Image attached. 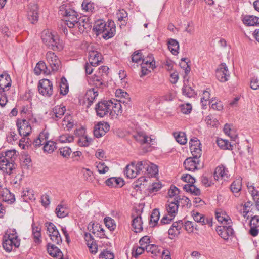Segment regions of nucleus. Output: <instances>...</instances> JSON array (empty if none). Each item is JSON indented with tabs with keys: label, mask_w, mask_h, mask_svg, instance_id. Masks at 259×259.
Returning <instances> with one entry per match:
<instances>
[{
	"label": "nucleus",
	"mask_w": 259,
	"mask_h": 259,
	"mask_svg": "<svg viewBox=\"0 0 259 259\" xmlns=\"http://www.w3.org/2000/svg\"><path fill=\"white\" fill-rule=\"evenodd\" d=\"M60 14L65 17L66 25L69 28H73L78 20L77 13L70 8L68 4H64L59 7Z\"/></svg>",
	"instance_id": "obj_1"
},
{
	"label": "nucleus",
	"mask_w": 259,
	"mask_h": 259,
	"mask_svg": "<svg viewBox=\"0 0 259 259\" xmlns=\"http://www.w3.org/2000/svg\"><path fill=\"white\" fill-rule=\"evenodd\" d=\"M41 38L43 42L49 48L54 50H61L62 46L57 37H55L49 30H44L42 32Z\"/></svg>",
	"instance_id": "obj_2"
},
{
	"label": "nucleus",
	"mask_w": 259,
	"mask_h": 259,
	"mask_svg": "<svg viewBox=\"0 0 259 259\" xmlns=\"http://www.w3.org/2000/svg\"><path fill=\"white\" fill-rule=\"evenodd\" d=\"M20 244V240L18 239L15 230L13 231L8 236H4V240L3 242L4 249L7 252L11 251L13 247L17 248Z\"/></svg>",
	"instance_id": "obj_3"
},
{
	"label": "nucleus",
	"mask_w": 259,
	"mask_h": 259,
	"mask_svg": "<svg viewBox=\"0 0 259 259\" xmlns=\"http://www.w3.org/2000/svg\"><path fill=\"white\" fill-rule=\"evenodd\" d=\"M45 226L47 228V233L52 241L57 245L60 244L62 240L56 226L51 222H46Z\"/></svg>",
	"instance_id": "obj_4"
},
{
	"label": "nucleus",
	"mask_w": 259,
	"mask_h": 259,
	"mask_svg": "<svg viewBox=\"0 0 259 259\" xmlns=\"http://www.w3.org/2000/svg\"><path fill=\"white\" fill-rule=\"evenodd\" d=\"M109 101H101L99 102L96 105L95 110L97 116L100 117H103L108 114H111L110 111Z\"/></svg>",
	"instance_id": "obj_5"
},
{
	"label": "nucleus",
	"mask_w": 259,
	"mask_h": 259,
	"mask_svg": "<svg viewBox=\"0 0 259 259\" xmlns=\"http://www.w3.org/2000/svg\"><path fill=\"white\" fill-rule=\"evenodd\" d=\"M16 125L21 136L27 137L31 133L32 128L28 121L25 119H18Z\"/></svg>",
	"instance_id": "obj_6"
},
{
	"label": "nucleus",
	"mask_w": 259,
	"mask_h": 259,
	"mask_svg": "<svg viewBox=\"0 0 259 259\" xmlns=\"http://www.w3.org/2000/svg\"><path fill=\"white\" fill-rule=\"evenodd\" d=\"M38 91L39 93L43 96L50 97L53 94L52 83L47 79H44L40 80L38 85Z\"/></svg>",
	"instance_id": "obj_7"
},
{
	"label": "nucleus",
	"mask_w": 259,
	"mask_h": 259,
	"mask_svg": "<svg viewBox=\"0 0 259 259\" xmlns=\"http://www.w3.org/2000/svg\"><path fill=\"white\" fill-rule=\"evenodd\" d=\"M216 77L219 81L225 82L228 80L230 77L227 66L225 63L219 65L215 72Z\"/></svg>",
	"instance_id": "obj_8"
},
{
	"label": "nucleus",
	"mask_w": 259,
	"mask_h": 259,
	"mask_svg": "<svg viewBox=\"0 0 259 259\" xmlns=\"http://www.w3.org/2000/svg\"><path fill=\"white\" fill-rule=\"evenodd\" d=\"M46 58L52 71H56L59 69L61 62L54 52H48L46 55Z\"/></svg>",
	"instance_id": "obj_9"
},
{
	"label": "nucleus",
	"mask_w": 259,
	"mask_h": 259,
	"mask_svg": "<svg viewBox=\"0 0 259 259\" xmlns=\"http://www.w3.org/2000/svg\"><path fill=\"white\" fill-rule=\"evenodd\" d=\"M216 231L219 235L224 240L228 239L229 237L233 236L234 234L231 224L219 226L216 228Z\"/></svg>",
	"instance_id": "obj_10"
},
{
	"label": "nucleus",
	"mask_w": 259,
	"mask_h": 259,
	"mask_svg": "<svg viewBox=\"0 0 259 259\" xmlns=\"http://www.w3.org/2000/svg\"><path fill=\"white\" fill-rule=\"evenodd\" d=\"M135 140L141 144H147L149 145L154 144L155 141L154 139L148 137L143 131H138L133 135Z\"/></svg>",
	"instance_id": "obj_11"
},
{
	"label": "nucleus",
	"mask_w": 259,
	"mask_h": 259,
	"mask_svg": "<svg viewBox=\"0 0 259 259\" xmlns=\"http://www.w3.org/2000/svg\"><path fill=\"white\" fill-rule=\"evenodd\" d=\"M110 125L107 122H99L95 126L94 130V136L99 138L109 131Z\"/></svg>",
	"instance_id": "obj_12"
},
{
	"label": "nucleus",
	"mask_w": 259,
	"mask_h": 259,
	"mask_svg": "<svg viewBox=\"0 0 259 259\" xmlns=\"http://www.w3.org/2000/svg\"><path fill=\"white\" fill-rule=\"evenodd\" d=\"M38 6L35 4H30L28 6L27 17L28 20L33 24L35 23L38 21Z\"/></svg>",
	"instance_id": "obj_13"
},
{
	"label": "nucleus",
	"mask_w": 259,
	"mask_h": 259,
	"mask_svg": "<svg viewBox=\"0 0 259 259\" xmlns=\"http://www.w3.org/2000/svg\"><path fill=\"white\" fill-rule=\"evenodd\" d=\"M230 176L228 169L224 165H221L216 167L214 172V178L215 180L219 179L226 180Z\"/></svg>",
	"instance_id": "obj_14"
},
{
	"label": "nucleus",
	"mask_w": 259,
	"mask_h": 259,
	"mask_svg": "<svg viewBox=\"0 0 259 259\" xmlns=\"http://www.w3.org/2000/svg\"><path fill=\"white\" fill-rule=\"evenodd\" d=\"M16 168V164L10 161L0 159V170L9 175L13 173Z\"/></svg>",
	"instance_id": "obj_15"
},
{
	"label": "nucleus",
	"mask_w": 259,
	"mask_h": 259,
	"mask_svg": "<svg viewBox=\"0 0 259 259\" xmlns=\"http://www.w3.org/2000/svg\"><path fill=\"white\" fill-rule=\"evenodd\" d=\"M91 27V25L89 22L88 18L80 17L75 24V27L73 28L78 29L80 33H83L85 30L90 29Z\"/></svg>",
	"instance_id": "obj_16"
},
{
	"label": "nucleus",
	"mask_w": 259,
	"mask_h": 259,
	"mask_svg": "<svg viewBox=\"0 0 259 259\" xmlns=\"http://www.w3.org/2000/svg\"><path fill=\"white\" fill-rule=\"evenodd\" d=\"M115 31L114 22L112 20H109L107 22L105 32H103L102 36L105 39H108L114 35Z\"/></svg>",
	"instance_id": "obj_17"
},
{
	"label": "nucleus",
	"mask_w": 259,
	"mask_h": 259,
	"mask_svg": "<svg viewBox=\"0 0 259 259\" xmlns=\"http://www.w3.org/2000/svg\"><path fill=\"white\" fill-rule=\"evenodd\" d=\"M11 85V79L7 73L0 75V92H4L8 91Z\"/></svg>",
	"instance_id": "obj_18"
},
{
	"label": "nucleus",
	"mask_w": 259,
	"mask_h": 259,
	"mask_svg": "<svg viewBox=\"0 0 259 259\" xmlns=\"http://www.w3.org/2000/svg\"><path fill=\"white\" fill-rule=\"evenodd\" d=\"M98 96V91L96 88L88 90L84 96V99L87 101V107L89 108Z\"/></svg>",
	"instance_id": "obj_19"
},
{
	"label": "nucleus",
	"mask_w": 259,
	"mask_h": 259,
	"mask_svg": "<svg viewBox=\"0 0 259 259\" xmlns=\"http://www.w3.org/2000/svg\"><path fill=\"white\" fill-rule=\"evenodd\" d=\"M179 205V201L169 199L167 204L166 205V208L168 215L175 216L178 211Z\"/></svg>",
	"instance_id": "obj_20"
},
{
	"label": "nucleus",
	"mask_w": 259,
	"mask_h": 259,
	"mask_svg": "<svg viewBox=\"0 0 259 259\" xmlns=\"http://www.w3.org/2000/svg\"><path fill=\"white\" fill-rule=\"evenodd\" d=\"M199 165V160L194 159L193 157H189L186 159L184 162V166L186 169L189 171H194L198 169Z\"/></svg>",
	"instance_id": "obj_21"
},
{
	"label": "nucleus",
	"mask_w": 259,
	"mask_h": 259,
	"mask_svg": "<svg viewBox=\"0 0 259 259\" xmlns=\"http://www.w3.org/2000/svg\"><path fill=\"white\" fill-rule=\"evenodd\" d=\"M103 58L101 53L97 51H92L89 52V61L92 65L97 66L102 61Z\"/></svg>",
	"instance_id": "obj_22"
},
{
	"label": "nucleus",
	"mask_w": 259,
	"mask_h": 259,
	"mask_svg": "<svg viewBox=\"0 0 259 259\" xmlns=\"http://www.w3.org/2000/svg\"><path fill=\"white\" fill-rule=\"evenodd\" d=\"M47 251L50 255L53 257L61 259L63 254L59 248L54 244L49 243L47 245Z\"/></svg>",
	"instance_id": "obj_23"
},
{
	"label": "nucleus",
	"mask_w": 259,
	"mask_h": 259,
	"mask_svg": "<svg viewBox=\"0 0 259 259\" xmlns=\"http://www.w3.org/2000/svg\"><path fill=\"white\" fill-rule=\"evenodd\" d=\"M66 108L64 106H56L53 108L51 113L52 118L54 120H58L64 114Z\"/></svg>",
	"instance_id": "obj_24"
},
{
	"label": "nucleus",
	"mask_w": 259,
	"mask_h": 259,
	"mask_svg": "<svg viewBox=\"0 0 259 259\" xmlns=\"http://www.w3.org/2000/svg\"><path fill=\"white\" fill-rule=\"evenodd\" d=\"M17 158L16 151L15 150H8L4 153L0 154V159L5 161H10L15 163Z\"/></svg>",
	"instance_id": "obj_25"
},
{
	"label": "nucleus",
	"mask_w": 259,
	"mask_h": 259,
	"mask_svg": "<svg viewBox=\"0 0 259 259\" xmlns=\"http://www.w3.org/2000/svg\"><path fill=\"white\" fill-rule=\"evenodd\" d=\"M215 216L218 221L223 224V225L232 224V221L229 217L222 211H217Z\"/></svg>",
	"instance_id": "obj_26"
},
{
	"label": "nucleus",
	"mask_w": 259,
	"mask_h": 259,
	"mask_svg": "<svg viewBox=\"0 0 259 259\" xmlns=\"http://www.w3.org/2000/svg\"><path fill=\"white\" fill-rule=\"evenodd\" d=\"M124 172L127 177L130 179L135 178L138 174L134 162H132L130 164L127 165Z\"/></svg>",
	"instance_id": "obj_27"
},
{
	"label": "nucleus",
	"mask_w": 259,
	"mask_h": 259,
	"mask_svg": "<svg viewBox=\"0 0 259 259\" xmlns=\"http://www.w3.org/2000/svg\"><path fill=\"white\" fill-rule=\"evenodd\" d=\"M105 183L110 187H121L124 185V181L120 178L112 177L108 179Z\"/></svg>",
	"instance_id": "obj_28"
},
{
	"label": "nucleus",
	"mask_w": 259,
	"mask_h": 259,
	"mask_svg": "<svg viewBox=\"0 0 259 259\" xmlns=\"http://www.w3.org/2000/svg\"><path fill=\"white\" fill-rule=\"evenodd\" d=\"M183 226V223L181 220L173 223L168 230L169 235L175 236L179 234L180 233V230Z\"/></svg>",
	"instance_id": "obj_29"
},
{
	"label": "nucleus",
	"mask_w": 259,
	"mask_h": 259,
	"mask_svg": "<svg viewBox=\"0 0 259 259\" xmlns=\"http://www.w3.org/2000/svg\"><path fill=\"white\" fill-rule=\"evenodd\" d=\"M110 104H109L110 107V111L111 114L113 112L115 114H118L122 112V105L121 104L120 102H118L117 100L113 99V100H109Z\"/></svg>",
	"instance_id": "obj_30"
},
{
	"label": "nucleus",
	"mask_w": 259,
	"mask_h": 259,
	"mask_svg": "<svg viewBox=\"0 0 259 259\" xmlns=\"http://www.w3.org/2000/svg\"><path fill=\"white\" fill-rule=\"evenodd\" d=\"M242 21L243 23L247 26H254L259 24V18L252 15L245 16Z\"/></svg>",
	"instance_id": "obj_31"
},
{
	"label": "nucleus",
	"mask_w": 259,
	"mask_h": 259,
	"mask_svg": "<svg viewBox=\"0 0 259 259\" xmlns=\"http://www.w3.org/2000/svg\"><path fill=\"white\" fill-rule=\"evenodd\" d=\"M21 199L22 201L27 202L29 200H33L35 199L33 191L31 189L26 188L21 193Z\"/></svg>",
	"instance_id": "obj_32"
},
{
	"label": "nucleus",
	"mask_w": 259,
	"mask_h": 259,
	"mask_svg": "<svg viewBox=\"0 0 259 259\" xmlns=\"http://www.w3.org/2000/svg\"><path fill=\"white\" fill-rule=\"evenodd\" d=\"M142 65L148 67L149 68H155V62L152 54H149L146 57L143 55L142 59Z\"/></svg>",
	"instance_id": "obj_33"
},
{
	"label": "nucleus",
	"mask_w": 259,
	"mask_h": 259,
	"mask_svg": "<svg viewBox=\"0 0 259 259\" xmlns=\"http://www.w3.org/2000/svg\"><path fill=\"white\" fill-rule=\"evenodd\" d=\"M32 230L34 242L36 243L40 242L41 237V228L39 226H36L34 223H33L32 224Z\"/></svg>",
	"instance_id": "obj_34"
},
{
	"label": "nucleus",
	"mask_w": 259,
	"mask_h": 259,
	"mask_svg": "<svg viewBox=\"0 0 259 259\" xmlns=\"http://www.w3.org/2000/svg\"><path fill=\"white\" fill-rule=\"evenodd\" d=\"M142 224L143 222L141 216H137L133 219L132 225L135 232H140L142 231Z\"/></svg>",
	"instance_id": "obj_35"
},
{
	"label": "nucleus",
	"mask_w": 259,
	"mask_h": 259,
	"mask_svg": "<svg viewBox=\"0 0 259 259\" xmlns=\"http://www.w3.org/2000/svg\"><path fill=\"white\" fill-rule=\"evenodd\" d=\"M0 199L9 204L13 203L15 200L14 195L7 189L4 191L3 193L0 195Z\"/></svg>",
	"instance_id": "obj_36"
},
{
	"label": "nucleus",
	"mask_w": 259,
	"mask_h": 259,
	"mask_svg": "<svg viewBox=\"0 0 259 259\" xmlns=\"http://www.w3.org/2000/svg\"><path fill=\"white\" fill-rule=\"evenodd\" d=\"M34 71L35 74L37 75L40 74L41 73H49V71H48L46 65L43 61H40L36 64V67L34 69Z\"/></svg>",
	"instance_id": "obj_37"
},
{
	"label": "nucleus",
	"mask_w": 259,
	"mask_h": 259,
	"mask_svg": "<svg viewBox=\"0 0 259 259\" xmlns=\"http://www.w3.org/2000/svg\"><path fill=\"white\" fill-rule=\"evenodd\" d=\"M106 25L107 22L102 20L98 21L96 23L94 30L97 32V35L102 34V35L103 32H105V29H106Z\"/></svg>",
	"instance_id": "obj_38"
},
{
	"label": "nucleus",
	"mask_w": 259,
	"mask_h": 259,
	"mask_svg": "<svg viewBox=\"0 0 259 259\" xmlns=\"http://www.w3.org/2000/svg\"><path fill=\"white\" fill-rule=\"evenodd\" d=\"M179 189L177 187L171 186L168 192L169 199H172V200H175V201H180V196L179 195Z\"/></svg>",
	"instance_id": "obj_39"
},
{
	"label": "nucleus",
	"mask_w": 259,
	"mask_h": 259,
	"mask_svg": "<svg viewBox=\"0 0 259 259\" xmlns=\"http://www.w3.org/2000/svg\"><path fill=\"white\" fill-rule=\"evenodd\" d=\"M168 48L172 54L177 55L179 49V42L176 40L171 38L168 42Z\"/></svg>",
	"instance_id": "obj_40"
},
{
	"label": "nucleus",
	"mask_w": 259,
	"mask_h": 259,
	"mask_svg": "<svg viewBox=\"0 0 259 259\" xmlns=\"http://www.w3.org/2000/svg\"><path fill=\"white\" fill-rule=\"evenodd\" d=\"M62 125L65 130L68 131L71 129L74 125L72 117L70 115H66L62 121Z\"/></svg>",
	"instance_id": "obj_41"
},
{
	"label": "nucleus",
	"mask_w": 259,
	"mask_h": 259,
	"mask_svg": "<svg viewBox=\"0 0 259 259\" xmlns=\"http://www.w3.org/2000/svg\"><path fill=\"white\" fill-rule=\"evenodd\" d=\"M146 171L150 177H155L158 172V167L156 165L148 162Z\"/></svg>",
	"instance_id": "obj_42"
},
{
	"label": "nucleus",
	"mask_w": 259,
	"mask_h": 259,
	"mask_svg": "<svg viewBox=\"0 0 259 259\" xmlns=\"http://www.w3.org/2000/svg\"><path fill=\"white\" fill-rule=\"evenodd\" d=\"M174 136L176 140L180 144L184 145L187 143L186 136L184 132H175L174 133Z\"/></svg>",
	"instance_id": "obj_43"
},
{
	"label": "nucleus",
	"mask_w": 259,
	"mask_h": 259,
	"mask_svg": "<svg viewBox=\"0 0 259 259\" xmlns=\"http://www.w3.org/2000/svg\"><path fill=\"white\" fill-rule=\"evenodd\" d=\"M55 211L57 216L60 218H64L68 214L65 207L62 204H59L57 206Z\"/></svg>",
	"instance_id": "obj_44"
},
{
	"label": "nucleus",
	"mask_w": 259,
	"mask_h": 259,
	"mask_svg": "<svg viewBox=\"0 0 259 259\" xmlns=\"http://www.w3.org/2000/svg\"><path fill=\"white\" fill-rule=\"evenodd\" d=\"M56 148V144L54 141L49 140L45 144L43 147L44 152L47 153H52Z\"/></svg>",
	"instance_id": "obj_45"
},
{
	"label": "nucleus",
	"mask_w": 259,
	"mask_h": 259,
	"mask_svg": "<svg viewBox=\"0 0 259 259\" xmlns=\"http://www.w3.org/2000/svg\"><path fill=\"white\" fill-rule=\"evenodd\" d=\"M192 184H193L185 185L184 187V189H185L186 191L189 192L195 195H199L200 194V189Z\"/></svg>",
	"instance_id": "obj_46"
},
{
	"label": "nucleus",
	"mask_w": 259,
	"mask_h": 259,
	"mask_svg": "<svg viewBox=\"0 0 259 259\" xmlns=\"http://www.w3.org/2000/svg\"><path fill=\"white\" fill-rule=\"evenodd\" d=\"M92 140L87 136H82L77 139V143L80 146H88L91 143Z\"/></svg>",
	"instance_id": "obj_47"
},
{
	"label": "nucleus",
	"mask_w": 259,
	"mask_h": 259,
	"mask_svg": "<svg viewBox=\"0 0 259 259\" xmlns=\"http://www.w3.org/2000/svg\"><path fill=\"white\" fill-rule=\"evenodd\" d=\"M192 216L194 221L202 225L205 224V217L203 214L195 211H192Z\"/></svg>",
	"instance_id": "obj_48"
},
{
	"label": "nucleus",
	"mask_w": 259,
	"mask_h": 259,
	"mask_svg": "<svg viewBox=\"0 0 259 259\" xmlns=\"http://www.w3.org/2000/svg\"><path fill=\"white\" fill-rule=\"evenodd\" d=\"M217 145L222 149H231L232 145L227 140L222 139H218L217 141Z\"/></svg>",
	"instance_id": "obj_49"
},
{
	"label": "nucleus",
	"mask_w": 259,
	"mask_h": 259,
	"mask_svg": "<svg viewBox=\"0 0 259 259\" xmlns=\"http://www.w3.org/2000/svg\"><path fill=\"white\" fill-rule=\"evenodd\" d=\"M93 81L94 82L95 85L97 88L102 89L106 86V82L103 81L99 75H95L93 78Z\"/></svg>",
	"instance_id": "obj_50"
},
{
	"label": "nucleus",
	"mask_w": 259,
	"mask_h": 259,
	"mask_svg": "<svg viewBox=\"0 0 259 259\" xmlns=\"http://www.w3.org/2000/svg\"><path fill=\"white\" fill-rule=\"evenodd\" d=\"M159 217L160 212L158 209H154L150 216V223L152 224V223H153L152 226H154L155 224L157 223L158 221L159 220Z\"/></svg>",
	"instance_id": "obj_51"
},
{
	"label": "nucleus",
	"mask_w": 259,
	"mask_h": 259,
	"mask_svg": "<svg viewBox=\"0 0 259 259\" xmlns=\"http://www.w3.org/2000/svg\"><path fill=\"white\" fill-rule=\"evenodd\" d=\"M183 94L187 97L191 98L194 96L195 91L189 85H184L182 88Z\"/></svg>",
	"instance_id": "obj_52"
},
{
	"label": "nucleus",
	"mask_w": 259,
	"mask_h": 259,
	"mask_svg": "<svg viewBox=\"0 0 259 259\" xmlns=\"http://www.w3.org/2000/svg\"><path fill=\"white\" fill-rule=\"evenodd\" d=\"M60 93L65 95L68 92V85L67 83V80L65 78H62L59 85Z\"/></svg>",
	"instance_id": "obj_53"
},
{
	"label": "nucleus",
	"mask_w": 259,
	"mask_h": 259,
	"mask_svg": "<svg viewBox=\"0 0 259 259\" xmlns=\"http://www.w3.org/2000/svg\"><path fill=\"white\" fill-rule=\"evenodd\" d=\"M49 138V134L47 132H43L41 133L38 138L36 139L33 142V145L35 147H39L42 145V144L41 143V139L44 140L45 138Z\"/></svg>",
	"instance_id": "obj_54"
},
{
	"label": "nucleus",
	"mask_w": 259,
	"mask_h": 259,
	"mask_svg": "<svg viewBox=\"0 0 259 259\" xmlns=\"http://www.w3.org/2000/svg\"><path fill=\"white\" fill-rule=\"evenodd\" d=\"M104 220L106 226L109 229L110 231H112L115 229L116 225L113 219L110 217H106Z\"/></svg>",
	"instance_id": "obj_55"
},
{
	"label": "nucleus",
	"mask_w": 259,
	"mask_h": 259,
	"mask_svg": "<svg viewBox=\"0 0 259 259\" xmlns=\"http://www.w3.org/2000/svg\"><path fill=\"white\" fill-rule=\"evenodd\" d=\"M190 149L193 158L196 159H198L202 154V150L200 147H194V146H192L191 148H190Z\"/></svg>",
	"instance_id": "obj_56"
},
{
	"label": "nucleus",
	"mask_w": 259,
	"mask_h": 259,
	"mask_svg": "<svg viewBox=\"0 0 259 259\" xmlns=\"http://www.w3.org/2000/svg\"><path fill=\"white\" fill-rule=\"evenodd\" d=\"M96 168L100 174H105L109 170V167L103 162H96Z\"/></svg>",
	"instance_id": "obj_57"
},
{
	"label": "nucleus",
	"mask_w": 259,
	"mask_h": 259,
	"mask_svg": "<svg viewBox=\"0 0 259 259\" xmlns=\"http://www.w3.org/2000/svg\"><path fill=\"white\" fill-rule=\"evenodd\" d=\"M59 150L60 154L64 158H68L72 153L71 149L68 147L60 148Z\"/></svg>",
	"instance_id": "obj_58"
},
{
	"label": "nucleus",
	"mask_w": 259,
	"mask_h": 259,
	"mask_svg": "<svg viewBox=\"0 0 259 259\" xmlns=\"http://www.w3.org/2000/svg\"><path fill=\"white\" fill-rule=\"evenodd\" d=\"M148 164V161L146 160L138 161L137 164H135L138 174H139L141 171H142L144 169L146 170V167L147 166Z\"/></svg>",
	"instance_id": "obj_59"
},
{
	"label": "nucleus",
	"mask_w": 259,
	"mask_h": 259,
	"mask_svg": "<svg viewBox=\"0 0 259 259\" xmlns=\"http://www.w3.org/2000/svg\"><path fill=\"white\" fill-rule=\"evenodd\" d=\"M114 255L110 251L104 250L100 254V259H114Z\"/></svg>",
	"instance_id": "obj_60"
},
{
	"label": "nucleus",
	"mask_w": 259,
	"mask_h": 259,
	"mask_svg": "<svg viewBox=\"0 0 259 259\" xmlns=\"http://www.w3.org/2000/svg\"><path fill=\"white\" fill-rule=\"evenodd\" d=\"M82 9L86 11H92L94 9V4L89 0H83L82 3Z\"/></svg>",
	"instance_id": "obj_61"
},
{
	"label": "nucleus",
	"mask_w": 259,
	"mask_h": 259,
	"mask_svg": "<svg viewBox=\"0 0 259 259\" xmlns=\"http://www.w3.org/2000/svg\"><path fill=\"white\" fill-rule=\"evenodd\" d=\"M185 227V229L188 232V233H192L194 231V229L195 228L196 230H198L197 228V226H195L193 224V223L191 221H187L185 222V224L183 225Z\"/></svg>",
	"instance_id": "obj_62"
},
{
	"label": "nucleus",
	"mask_w": 259,
	"mask_h": 259,
	"mask_svg": "<svg viewBox=\"0 0 259 259\" xmlns=\"http://www.w3.org/2000/svg\"><path fill=\"white\" fill-rule=\"evenodd\" d=\"M145 250V247L140 245L139 247H134L132 250V255L135 257L141 255Z\"/></svg>",
	"instance_id": "obj_63"
},
{
	"label": "nucleus",
	"mask_w": 259,
	"mask_h": 259,
	"mask_svg": "<svg viewBox=\"0 0 259 259\" xmlns=\"http://www.w3.org/2000/svg\"><path fill=\"white\" fill-rule=\"evenodd\" d=\"M143 58L140 50L135 52L132 55V60L133 62L138 63Z\"/></svg>",
	"instance_id": "obj_64"
}]
</instances>
